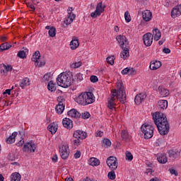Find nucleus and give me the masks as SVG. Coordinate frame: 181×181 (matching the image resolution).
Returning a JSON list of instances; mask_svg holds the SVG:
<instances>
[{
    "instance_id": "obj_50",
    "label": "nucleus",
    "mask_w": 181,
    "mask_h": 181,
    "mask_svg": "<svg viewBox=\"0 0 181 181\" xmlns=\"http://www.w3.org/2000/svg\"><path fill=\"white\" fill-rule=\"evenodd\" d=\"M80 156H81V151H77L74 155V157L75 158V159H78Z\"/></svg>"
},
{
    "instance_id": "obj_53",
    "label": "nucleus",
    "mask_w": 181,
    "mask_h": 181,
    "mask_svg": "<svg viewBox=\"0 0 181 181\" xmlns=\"http://www.w3.org/2000/svg\"><path fill=\"white\" fill-rule=\"evenodd\" d=\"M44 79L46 80V81H49V80H50V74H45Z\"/></svg>"
},
{
    "instance_id": "obj_38",
    "label": "nucleus",
    "mask_w": 181,
    "mask_h": 181,
    "mask_svg": "<svg viewBox=\"0 0 181 181\" xmlns=\"http://www.w3.org/2000/svg\"><path fill=\"white\" fill-rule=\"evenodd\" d=\"M47 88L49 91H51V92L56 91V86H54V83H53V81H50L48 83Z\"/></svg>"
},
{
    "instance_id": "obj_12",
    "label": "nucleus",
    "mask_w": 181,
    "mask_h": 181,
    "mask_svg": "<svg viewBox=\"0 0 181 181\" xmlns=\"http://www.w3.org/2000/svg\"><path fill=\"white\" fill-rule=\"evenodd\" d=\"M58 101L59 103L55 107V111L57 112V114H63V111H64V105H63V101H64V99L59 97L58 98Z\"/></svg>"
},
{
    "instance_id": "obj_42",
    "label": "nucleus",
    "mask_w": 181,
    "mask_h": 181,
    "mask_svg": "<svg viewBox=\"0 0 181 181\" xmlns=\"http://www.w3.org/2000/svg\"><path fill=\"white\" fill-rule=\"evenodd\" d=\"M102 145L104 146V148H108V146H111V141H110L108 139H105Z\"/></svg>"
},
{
    "instance_id": "obj_7",
    "label": "nucleus",
    "mask_w": 181,
    "mask_h": 181,
    "mask_svg": "<svg viewBox=\"0 0 181 181\" xmlns=\"http://www.w3.org/2000/svg\"><path fill=\"white\" fill-rule=\"evenodd\" d=\"M39 59H40V52L36 51L31 58L32 62H35V65L37 66L38 67H42V66H45L46 64V60H45V58L40 59V64H39Z\"/></svg>"
},
{
    "instance_id": "obj_54",
    "label": "nucleus",
    "mask_w": 181,
    "mask_h": 181,
    "mask_svg": "<svg viewBox=\"0 0 181 181\" xmlns=\"http://www.w3.org/2000/svg\"><path fill=\"white\" fill-rule=\"evenodd\" d=\"M28 8H30L33 11H35V6L30 3H26Z\"/></svg>"
},
{
    "instance_id": "obj_28",
    "label": "nucleus",
    "mask_w": 181,
    "mask_h": 181,
    "mask_svg": "<svg viewBox=\"0 0 181 181\" xmlns=\"http://www.w3.org/2000/svg\"><path fill=\"white\" fill-rule=\"evenodd\" d=\"M157 160L159 163H162L163 165L168 162V157H166L165 154H160Z\"/></svg>"
},
{
    "instance_id": "obj_31",
    "label": "nucleus",
    "mask_w": 181,
    "mask_h": 181,
    "mask_svg": "<svg viewBox=\"0 0 181 181\" xmlns=\"http://www.w3.org/2000/svg\"><path fill=\"white\" fill-rule=\"evenodd\" d=\"M121 138L123 141L128 142L129 141V134H128V132L127 130H122L121 132Z\"/></svg>"
},
{
    "instance_id": "obj_14",
    "label": "nucleus",
    "mask_w": 181,
    "mask_h": 181,
    "mask_svg": "<svg viewBox=\"0 0 181 181\" xmlns=\"http://www.w3.org/2000/svg\"><path fill=\"white\" fill-rule=\"evenodd\" d=\"M8 71H12V66H6L5 64H1L0 74H1V76H6L8 74Z\"/></svg>"
},
{
    "instance_id": "obj_16",
    "label": "nucleus",
    "mask_w": 181,
    "mask_h": 181,
    "mask_svg": "<svg viewBox=\"0 0 181 181\" xmlns=\"http://www.w3.org/2000/svg\"><path fill=\"white\" fill-rule=\"evenodd\" d=\"M75 18H76V14L69 13L68 17L65 18V20L64 21V28L69 26V25H70V23H71Z\"/></svg>"
},
{
    "instance_id": "obj_63",
    "label": "nucleus",
    "mask_w": 181,
    "mask_h": 181,
    "mask_svg": "<svg viewBox=\"0 0 181 181\" xmlns=\"http://www.w3.org/2000/svg\"><path fill=\"white\" fill-rule=\"evenodd\" d=\"M176 8L178 10V12L181 14V5L175 6Z\"/></svg>"
},
{
    "instance_id": "obj_1",
    "label": "nucleus",
    "mask_w": 181,
    "mask_h": 181,
    "mask_svg": "<svg viewBox=\"0 0 181 181\" xmlns=\"http://www.w3.org/2000/svg\"><path fill=\"white\" fill-rule=\"evenodd\" d=\"M117 89H112L110 98L107 99V107L109 110L115 109L117 104L115 100H119L122 104L127 103V93L125 92V86L122 81H118L116 83Z\"/></svg>"
},
{
    "instance_id": "obj_3",
    "label": "nucleus",
    "mask_w": 181,
    "mask_h": 181,
    "mask_svg": "<svg viewBox=\"0 0 181 181\" xmlns=\"http://www.w3.org/2000/svg\"><path fill=\"white\" fill-rule=\"evenodd\" d=\"M75 101L81 105H88V104H93L95 101V97L91 92H85L75 98Z\"/></svg>"
},
{
    "instance_id": "obj_48",
    "label": "nucleus",
    "mask_w": 181,
    "mask_h": 181,
    "mask_svg": "<svg viewBox=\"0 0 181 181\" xmlns=\"http://www.w3.org/2000/svg\"><path fill=\"white\" fill-rule=\"evenodd\" d=\"M90 80L91 81V83H97V81H98V77L93 75L90 76Z\"/></svg>"
},
{
    "instance_id": "obj_35",
    "label": "nucleus",
    "mask_w": 181,
    "mask_h": 181,
    "mask_svg": "<svg viewBox=\"0 0 181 181\" xmlns=\"http://www.w3.org/2000/svg\"><path fill=\"white\" fill-rule=\"evenodd\" d=\"M181 13L180 11H179V10L175 7L173 8L172 11H171V17L172 18H177V16H180Z\"/></svg>"
},
{
    "instance_id": "obj_36",
    "label": "nucleus",
    "mask_w": 181,
    "mask_h": 181,
    "mask_svg": "<svg viewBox=\"0 0 181 181\" xmlns=\"http://www.w3.org/2000/svg\"><path fill=\"white\" fill-rule=\"evenodd\" d=\"M21 177L19 173H14L11 176V181H21Z\"/></svg>"
},
{
    "instance_id": "obj_23",
    "label": "nucleus",
    "mask_w": 181,
    "mask_h": 181,
    "mask_svg": "<svg viewBox=\"0 0 181 181\" xmlns=\"http://www.w3.org/2000/svg\"><path fill=\"white\" fill-rule=\"evenodd\" d=\"M105 9V5L103 6V1H100L97 4L96 6V13L97 15H101L103 12H104V10Z\"/></svg>"
},
{
    "instance_id": "obj_21",
    "label": "nucleus",
    "mask_w": 181,
    "mask_h": 181,
    "mask_svg": "<svg viewBox=\"0 0 181 181\" xmlns=\"http://www.w3.org/2000/svg\"><path fill=\"white\" fill-rule=\"evenodd\" d=\"M142 15V18L144 21H145V22H149V21L152 19V12H151V11L149 10H146L143 11Z\"/></svg>"
},
{
    "instance_id": "obj_47",
    "label": "nucleus",
    "mask_w": 181,
    "mask_h": 181,
    "mask_svg": "<svg viewBox=\"0 0 181 181\" xmlns=\"http://www.w3.org/2000/svg\"><path fill=\"white\" fill-rule=\"evenodd\" d=\"M136 74V70L134 68H129V76H135Z\"/></svg>"
},
{
    "instance_id": "obj_17",
    "label": "nucleus",
    "mask_w": 181,
    "mask_h": 181,
    "mask_svg": "<svg viewBox=\"0 0 181 181\" xmlns=\"http://www.w3.org/2000/svg\"><path fill=\"white\" fill-rule=\"evenodd\" d=\"M62 124L64 128H66L67 129H71V128H73V120L66 117L63 119Z\"/></svg>"
},
{
    "instance_id": "obj_58",
    "label": "nucleus",
    "mask_w": 181,
    "mask_h": 181,
    "mask_svg": "<svg viewBox=\"0 0 181 181\" xmlns=\"http://www.w3.org/2000/svg\"><path fill=\"white\" fill-rule=\"evenodd\" d=\"M8 159L9 160H15V156H13V154H10L8 156Z\"/></svg>"
},
{
    "instance_id": "obj_4",
    "label": "nucleus",
    "mask_w": 181,
    "mask_h": 181,
    "mask_svg": "<svg viewBox=\"0 0 181 181\" xmlns=\"http://www.w3.org/2000/svg\"><path fill=\"white\" fill-rule=\"evenodd\" d=\"M72 83L73 75L67 72L61 73L57 78V84H58L59 87H62L63 88H68V87H70V86H71Z\"/></svg>"
},
{
    "instance_id": "obj_9",
    "label": "nucleus",
    "mask_w": 181,
    "mask_h": 181,
    "mask_svg": "<svg viewBox=\"0 0 181 181\" xmlns=\"http://www.w3.org/2000/svg\"><path fill=\"white\" fill-rule=\"evenodd\" d=\"M143 40L145 46L149 47L153 42V35L151 33H147L143 35Z\"/></svg>"
},
{
    "instance_id": "obj_15",
    "label": "nucleus",
    "mask_w": 181,
    "mask_h": 181,
    "mask_svg": "<svg viewBox=\"0 0 181 181\" xmlns=\"http://www.w3.org/2000/svg\"><path fill=\"white\" fill-rule=\"evenodd\" d=\"M146 98V93H139L135 96L134 103L136 105H139L142 104V102L145 100Z\"/></svg>"
},
{
    "instance_id": "obj_5",
    "label": "nucleus",
    "mask_w": 181,
    "mask_h": 181,
    "mask_svg": "<svg viewBox=\"0 0 181 181\" xmlns=\"http://www.w3.org/2000/svg\"><path fill=\"white\" fill-rule=\"evenodd\" d=\"M116 40L118 42L121 49H122V52L120 54L122 59H127L129 56V42L127 40V37L125 35H118L116 37Z\"/></svg>"
},
{
    "instance_id": "obj_22",
    "label": "nucleus",
    "mask_w": 181,
    "mask_h": 181,
    "mask_svg": "<svg viewBox=\"0 0 181 181\" xmlns=\"http://www.w3.org/2000/svg\"><path fill=\"white\" fill-rule=\"evenodd\" d=\"M162 66V63L160 61H153L150 64V69L151 70H158Z\"/></svg>"
},
{
    "instance_id": "obj_27",
    "label": "nucleus",
    "mask_w": 181,
    "mask_h": 181,
    "mask_svg": "<svg viewBox=\"0 0 181 181\" xmlns=\"http://www.w3.org/2000/svg\"><path fill=\"white\" fill-rule=\"evenodd\" d=\"M28 86H30V81H29L28 78H25L20 82V87H21V88H25V87H28Z\"/></svg>"
},
{
    "instance_id": "obj_61",
    "label": "nucleus",
    "mask_w": 181,
    "mask_h": 181,
    "mask_svg": "<svg viewBox=\"0 0 181 181\" xmlns=\"http://www.w3.org/2000/svg\"><path fill=\"white\" fill-rule=\"evenodd\" d=\"M11 89H6L4 93H3L4 95L8 94V95H11Z\"/></svg>"
},
{
    "instance_id": "obj_46",
    "label": "nucleus",
    "mask_w": 181,
    "mask_h": 181,
    "mask_svg": "<svg viewBox=\"0 0 181 181\" xmlns=\"http://www.w3.org/2000/svg\"><path fill=\"white\" fill-rule=\"evenodd\" d=\"M124 19H125L126 22H127V23H129V21H131V15H129V11H126L124 13Z\"/></svg>"
},
{
    "instance_id": "obj_62",
    "label": "nucleus",
    "mask_w": 181,
    "mask_h": 181,
    "mask_svg": "<svg viewBox=\"0 0 181 181\" xmlns=\"http://www.w3.org/2000/svg\"><path fill=\"white\" fill-rule=\"evenodd\" d=\"M8 37L6 36H2L1 37V42H6Z\"/></svg>"
},
{
    "instance_id": "obj_29",
    "label": "nucleus",
    "mask_w": 181,
    "mask_h": 181,
    "mask_svg": "<svg viewBox=\"0 0 181 181\" xmlns=\"http://www.w3.org/2000/svg\"><path fill=\"white\" fill-rule=\"evenodd\" d=\"M18 135V132H14L12 135H11L8 138L6 139L7 144H13L15 142V138H16V136Z\"/></svg>"
},
{
    "instance_id": "obj_41",
    "label": "nucleus",
    "mask_w": 181,
    "mask_h": 181,
    "mask_svg": "<svg viewBox=\"0 0 181 181\" xmlns=\"http://www.w3.org/2000/svg\"><path fill=\"white\" fill-rule=\"evenodd\" d=\"M108 179H110V180H115L116 175H115V171L112 170V171L109 172L107 174Z\"/></svg>"
},
{
    "instance_id": "obj_11",
    "label": "nucleus",
    "mask_w": 181,
    "mask_h": 181,
    "mask_svg": "<svg viewBox=\"0 0 181 181\" xmlns=\"http://www.w3.org/2000/svg\"><path fill=\"white\" fill-rule=\"evenodd\" d=\"M59 152L61 153V158L64 160L67 159L69 155H70V150L67 146L63 145L62 148H59Z\"/></svg>"
},
{
    "instance_id": "obj_56",
    "label": "nucleus",
    "mask_w": 181,
    "mask_h": 181,
    "mask_svg": "<svg viewBox=\"0 0 181 181\" xmlns=\"http://www.w3.org/2000/svg\"><path fill=\"white\" fill-rule=\"evenodd\" d=\"M80 139H76L74 141V144L76 145V146H78V145H80Z\"/></svg>"
},
{
    "instance_id": "obj_24",
    "label": "nucleus",
    "mask_w": 181,
    "mask_h": 181,
    "mask_svg": "<svg viewBox=\"0 0 181 181\" xmlns=\"http://www.w3.org/2000/svg\"><path fill=\"white\" fill-rule=\"evenodd\" d=\"M47 129L51 132V134H56V132H57V124L55 123H51L48 125Z\"/></svg>"
},
{
    "instance_id": "obj_10",
    "label": "nucleus",
    "mask_w": 181,
    "mask_h": 181,
    "mask_svg": "<svg viewBox=\"0 0 181 181\" xmlns=\"http://www.w3.org/2000/svg\"><path fill=\"white\" fill-rule=\"evenodd\" d=\"M35 150L36 145L33 142L26 143L23 148V152H28V153H32V152H35Z\"/></svg>"
},
{
    "instance_id": "obj_19",
    "label": "nucleus",
    "mask_w": 181,
    "mask_h": 181,
    "mask_svg": "<svg viewBox=\"0 0 181 181\" xmlns=\"http://www.w3.org/2000/svg\"><path fill=\"white\" fill-rule=\"evenodd\" d=\"M80 46V42H78V39L77 37H73L72 40L70 42V47L71 50H76L77 47Z\"/></svg>"
},
{
    "instance_id": "obj_59",
    "label": "nucleus",
    "mask_w": 181,
    "mask_h": 181,
    "mask_svg": "<svg viewBox=\"0 0 181 181\" xmlns=\"http://www.w3.org/2000/svg\"><path fill=\"white\" fill-rule=\"evenodd\" d=\"M103 132L101 131H97L95 133L96 136H103Z\"/></svg>"
},
{
    "instance_id": "obj_8",
    "label": "nucleus",
    "mask_w": 181,
    "mask_h": 181,
    "mask_svg": "<svg viewBox=\"0 0 181 181\" xmlns=\"http://www.w3.org/2000/svg\"><path fill=\"white\" fill-rule=\"evenodd\" d=\"M106 163L110 170H117V168H118V160L116 157H108L106 160Z\"/></svg>"
},
{
    "instance_id": "obj_13",
    "label": "nucleus",
    "mask_w": 181,
    "mask_h": 181,
    "mask_svg": "<svg viewBox=\"0 0 181 181\" xmlns=\"http://www.w3.org/2000/svg\"><path fill=\"white\" fill-rule=\"evenodd\" d=\"M73 136L74 138L81 139V141H83V139L87 138V133L81 130H76L74 132Z\"/></svg>"
},
{
    "instance_id": "obj_45",
    "label": "nucleus",
    "mask_w": 181,
    "mask_h": 181,
    "mask_svg": "<svg viewBox=\"0 0 181 181\" xmlns=\"http://www.w3.org/2000/svg\"><path fill=\"white\" fill-rule=\"evenodd\" d=\"M114 59H115L114 56L107 57L106 60L108 64H110L111 66H112V64H114Z\"/></svg>"
},
{
    "instance_id": "obj_2",
    "label": "nucleus",
    "mask_w": 181,
    "mask_h": 181,
    "mask_svg": "<svg viewBox=\"0 0 181 181\" xmlns=\"http://www.w3.org/2000/svg\"><path fill=\"white\" fill-rule=\"evenodd\" d=\"M153 119L158 128L159 134L161 135H168L169 134L170 126L166 115L157 112L153 115Z\"/></svg>"
},
{
    "instance_id": "obj_49",
    "label": "nucleus",
    "mask_w": 181,
    "mask_h": 181,
    "mask_svg": "<svg viewBox=\"0 0 181 181\" xmlns=\"http://www.w3.org/2000/svg\"><path fill=\"white\" fill-rule=\"evenodd\" d=\"M168 170L171 175H175V176H177V175H179V173H177V170L173 168H170Z\"/></svg>"
},
{
    "instance_id": "obj_44",
    "label": "nucleus",
    "mask_w": 181,
    "mask_h": 181,
    "mask_svg": "<svg viewBox=\"0 0 181 181\" xmlns=\"http://www.w3.org/2000/svg\"><path fill=\"white\" fill-rule=\"evenodd\" d=\"M22 134L23 132H19V135L22 136ZM25 144V141L23 140V137H21V139L16 144L18 146H22V145Z\"/></svg>"
},
{
    "instance_id": "obj_37",
    "label": "nucleus",
    "mask_w": 181,
    "mask_h": 181,
    "mask_svg": "<svg viewBox=\"0 0 181 181\" xmlns=\"http://www.w3.org/2000/svg\"><path fill=\"white\" fill-rule=\"evenodd\" d=\"M169 157L173 159V160H175L176 158H177V153L175 151L170 150L168 151Z\"/></svg>"
},
{
    "instance_id": "obj_60",
    "label": "nucleus",
    "mask_w": 181,
    "mask_h": 181,
    "mask_svg": "<svg viewBox=\"0 0 181 181\" xmlns=\"http://www.w3.org/2000/svg\"><path fill=\"white\" fill-rule=\"evenodd\" d=\"M80 66H81V62H76V63L74 64V67H75V69L80 67Z\"/></svg>"
},
{
    "instance_id": "obj_20",
    "label": "nucleus",
    "mask_w": 181,
    "mask_h": 181,
    "mask_svg": "<svg viewBox=\"0 0 181 181\" xmlns=\"http://www.w3.org/2000/svg\"><path fill=\"white\" fill-rule=\"evenodd\" d=\"M157 107L160 111H163V110H166L168 108V100H161L158 102Z\"/></svg>"
},
{
    "instance_id": "obj_18",
    "label": "nucleus",
    "mask_w": 181,
    "mask_h": 181,
    "mask_svg": "<svg viewBox=\"0 0 181 181\" xmlns=\"http://www.w3.org/2000/svg\"><path fill=\"white\" fill-rule=\"evenodd\" d=\"M68 115L71 118H76V119L78 118H81V114L78 112V111L76 109H71L68 112Z\"/></svg>"
},
{
    "instance_id": "obj_43",
    "label": "nucleus",
    "mask_w": 181,
    "mask_h": 181,
    "mask_svg": "<svg viewBox=\"0 0 181 181\" xmlns=\"http://www.w3.org/2000/svg\"><path fill=\"white\" fill-rule=\"evenodd\" d=\"M81 117L83 119H88V118H90V117H91V115H90V113L88 112H85L82 113V115H81Z\"/></svg>"
},
{
    "instance_id": "obj_30",
    "label": "nucleus",
    "mask_w": 181,
    "mask_h": 181,
    "mask_svg": "<svg viewBox=\"0 0 181 181\" xmlns=\"http://www.w3.org/2000/svg\"><path fill=\"white\" fill-rule=\"evenodd\" d=\"M153 35H154V40L156 41L159 40L162 36V33H160V31L158 28H156L153 30Z\"/></svg>"
},
{
    "instance_id": "obj_64",
    "label": "nucleus",
    "mask_w": 181,
    "mask_h": 181,
    "mask_svg": "<svg viewBox=\"0 0 181 181\" xmlns=\"http://www.w3.org/2000/svg\"><path fill=\"white\" fill-rule=\"evenodd\" d=\"M150 181H160V180H159V178L158 177H154V178H152Z\"/></svg>"
},
{
    "instance_id": "obj_40",
    "label": "nucleus",
    "mask_w": 181,
    "mask_h": 181,
    "mask_svg": "<svg viewBox=\"0 0 181 181\" xmlns=\"http://www.w3.org/2000/svg\"><path fill=\"white\" fill-rule=\"evenodd\" d=\"M125 155H126V160L131 162L132 159H134V156L132 155V153H131V152L127 151L125 153Z\"/></svg>"
},
{
    "instance_id": "obj_51",
    "label": "nucleus",
    "mask_w": 181,
    "mask_h": 181,
    "mask_svg": "<svg viewBox=\"0 0 181 181\" xmlns=\"http://www.w3.org/2000/svg\"><path fill=\"white\" fill-rule=\"evenodd\" d=\"M129 68H128V67L124 69L122 71V74H123V75L128 74L129 75Z\"/></svg>"
},
{
    "instance_id": "obj_25",
    "label": "nucleus",
    "mask_w": 181,
    "mask_h": 181,
    "mask_svg": "<svg viewBox=\"0 0 181 181\" xmlns=\"http://www.w3.org/2000/svg\"><path fill=\"white\" fill-rule=\"evenodd\" d=\"M100 163L101 162H100V160L96 158H90L89 160V164L90 166H100Z\"/></svg>"
},
{
    "instance_id": "obj_55",
    "label": "nucleus",
    "mask_w": 181,
    "mask_h": 181,
    "mask_svg": "<svg viewBox=\"0 0 181 181\" xmlns=\"http://www.w3.org/2000/svg\"><path fill=\"white\" fill-rule=\"evenodd\" d=\"M163 52L165 53V54H169V53H170V49H169V48H164L163 49Z\"/></svg>"
},
{
    "instance_id": "obj_34",
    "label": "nucleus",
    "mask_w": 181,
    "mask_h": 181,
    "mask_svg": "<svg viewBox=\"0 0 181 181\" xmlns=\"http://www.w3.org/2000/svg\"><path fill=\"white\" fill-rule=\"evenodd\" d=\"M29 50L28 49H25V50H21L18 52V57H20V59H26V53H28Z\"/></svg>"
},
{
    "instance_id": "obj_6",
    "label": "nucleus",
    "mask_w": 181,
    "mask_h": 181,
    "mask_svg": "<svg viewBox=\"0 0 181 181\" xmlns=\"http://www.w3.org/2000/svg\"><path fill=\"white\" fill-rule=\"evenodd\" d=\"M141 129L144 134L145 139H151L153 136V127L150 124H143Z\"/></svg>"
},
{
    "instance_id": "obj_57",
    "label": "nucleus",
    "mask_w": 181,
    "mask_h": 181,
    "mask_svg": "<svg viewBox=\"0 0 181 181\" xmlns=\"http://www.w3.org/2000/svg\"><path fill=\"white\" fill-rule=\"evenodd\" d=\"M52 162H54V163H56V162H57V155L55 154L52 158Z\"/></svg>"
},
{
    "instance_id": "obj_33",
    "label": "nucleus",
    "mask_w": 181,
    "mask_h": 181,
    "mask_svg": "<svg viewBox=\"0 0 181 181\" xmlns=\"http://www.w3.org/2000/svg\"><path fill=\"white\" fill-rule=\"evenodd\" d=\"M83 74L81 73H78L75 75L74 79H73V82H76V83H81V81L83 80Z\"/></svg>"
},
{
    "instance_id": "obj_52",
    "label": "nucleus",
    "mask_w": 181,
    "mask_h": 181,
    "mask_svg": "<svg viewBox=\"0 0 181 181\" xmlns=\"http://www.w3.org/2000/svg\"><path fill=\"white\" fill-rule=\"evenodd\" d=\"M90 16H91V18L95 19V18H97V16H100V15H97V12H96V10H95L94 12H92L90 13Z\"/></svg>"
},
{
    "instance_id": "obj_39",
    "label": "nucleus",
    "mask_w": 181,
    "mask_h": 181,
    "mask_svg": "<svg viewBox=\"0 0 181 181\" xmlns=\"http://www.w3.org/2000/svg\"><path fill=\"white\" fill-rule=\"evenodd\" d=\"M49 36H50V37H54V36H56V28L54 27H52L49 31Z\"/></svg>"
},
{
    "instance_id": "obj_26",
    "label": "nucleus",
    "mask_w": 181,
    "mask_h": 181,
    "mask_svg": "<svg viewBox=\"0 0 181 181\" xmlns=\"http://www.w3.org/2000/svg\"><path fill=\"white\" fill-rule=\"evenodd\" d=\"M158 90L160 91V95L161 98L168 97L169 95V90L165 89V88H158Z\"/></svg>"
},
{
    "instance_id": "obj_32",
    "label": "nucleus",
    "mask_w": 181,
    "mask_h": 181,
    "mask_svg": "<svg viewBox=\"0 0 181 181\" xmlns=\"http://www.w3.org/2000/svg\"><path fill=\"white\" fill-rule=\"evenodd\" d=\"M12 45H9L8 42H4L0 45V52H5V50H8L11 49Z\"/></svg>"
}]
</instances>
